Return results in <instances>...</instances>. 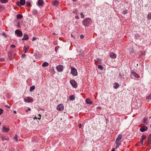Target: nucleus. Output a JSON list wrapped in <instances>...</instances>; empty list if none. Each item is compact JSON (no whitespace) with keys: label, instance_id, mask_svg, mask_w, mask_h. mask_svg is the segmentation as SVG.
Masks as SVG:
<instances>
[{"label":"nucleus","instance_id":"nucleus-54","mask_svg":"<svg viewBox=\"0 0 151 151\" xmlns=\"http://www.w3.org/2000/svg\"><path fill=\"white\" fill-rule=\"evenodd\" d=\"M77 0H72V1H73L74 2H75V1H77Z\"/></svg>","mask_w":151,"mask_h":151},{"label":"nucleus","instance_id":"nucleus-53","mask_svg":"<svg viewBox=\"0 0 151 151\" xmlns=\"http://www.w3.org/2000/svg\"><path fill=\"white\" fill-rule=\"evenodd\" d=\"M38 116H39V117H41V115L40 114H39L38 115Z\"/></svg>","mask_w":151,"mask_h":151},{"label":"nucleus","instance_id":"nucleus-26","mask_svg":"<svg viewBox=\"0 0 151 151\" xmlns=\"http://www.w3.org/2000/svg\"><path fill=\"white\" fill-rule=\"evenodd\" d=\"M32 13L34 15H36L37 14V12L36 10L33 9L32 11Z\"/></svg>","mask_w":151,"mask_h":151},{"label":"nucleus","instance_id":"nucleus-52","mask_svg":"<svg viewBox=\"0 0 151 151\" xmlns=\"http://www.w3.org/2000/svg\"><path fill=\"white\" fill-rule=\"evenodd\" d=\"M14 113L15 114H16L17 113V112L16 111H14Z\"/></svg>","mask_w":151,"mask_h":151},{"label":"nucleus","instance_id":"nucleus-29","mask_svg":"<svg viewBox=\"0 0 151 151\" xmlns=\"http://www.w3.org/2000/svg\"><path fill=\"white\" fill-rule=\"evenodd\" d=\"M96 61L99 63H101V59L98 58L97 59Z\"/></svg>","mask_w":151,"mask_h":151},{"label":"nucleus","instance_id":"nucleus-50","mask_svg":"<svg viewBox=\"0 0 151 151\" xmlns=\"http://www.w3.org/2000/svg\"><path fill=\"white\" fill-rule=\"evenodd\" d=\"M41 110H43L44 111V110H43L42 109H39V111H41Z\"/></svg>","mask_w":151,"mask_h":151},{"label":"nucleus","instance_id":"nucleus-2","mask_svg":"<svg viewBox=\"0 0 151 151\" xmlns=\"http://www.w3.org/2000/svg\"><path fill=\"white\" fill-rule=\"evenodd\" d=\"M24 101L26 102H32L33 101V98L30 97H27L24 98Z\"/></svg>","mask_w":151,"mask_h":151},{"label":"nucleus","instance_id":"nucleus-11","mask_svg":"<svg viewBox=\"0 0 151 151\" xmlns=\"http://www.w3.org/2000/svg\"><path fill=\"white\" fill-rule=\"evenodd\" d=\"M147 126H144L141 127L139 129V130L142 132H144L147 130Z\"/></svg>","mask_w":151,"mask_h":151},{"label":"nucleus","instance_id":"nucleus-6","mask_svg":"<svg viewBox=\"0 0 151 151\" xmlns=\"http://www.w3.org/2000/svg\"><path fill=\"white\" fill-rule=\"evenodd\" d=\"M70 83L71 85L74 88H76L77 87V83L73 80H70Z\"/></svg>","mask_w":151,"mask_h":151},{"label":"nucleus","instance_id":"nucleus-12","mask_svg":"<svg viewBox=\"0 0 151 151\" xmlns=\"http://www.w3.org/2000/svg\"><path fill=\"white\" fill-rule=\"evenodd\" d=\"M122 134H120L118 136V137L116 139L115 142V143L119 142V141L121 139V138L122 137Z\"/></svg>","mask_w":151,"mask_h":151},{"label":"nucleus","instance_id":"nucleus-22","mask_svg":"<svg viewBox=\"0 0 151 151\" xmlns=\"http://www.w3.org/2000/svg\"><path fill=\"white\" fill-rule=\"evenodd\" d=\"M22 17L23 16L22 15L19 14H17V18L18 19H21Z\"/></svg>","mask_w":151,"mask_h":151},{"label":"nucleus","instance_id":"nucleus-56","mask_svg":"<svg viewBox=\"0 0 151 151\" xmlns=\"http://www.w3.org/2000/svg\"><path fill=\"white\" fill-rule=\"evenodd\" d=\"M55 51L56 52L57 50V49H56V47H55Z\"/></svg>","mask_w":151,"mask_h":151},{"label":"nucleus","instance_id":"nucleus-28","mask_svg":"<svg viewBox=\"0 0 151 151\" xmlns=\"http://www.w3.org/2000/svg\"><path fill=\"white\" fill-rule=\"evenodd\" d=\"M98 68L101 70H103V66L101 65H99L98 66Z\"/></svg>","mask_w":151,"mask_h":151},{"label":"nucleus","instance_id":"nucleus-25","mask_svg":"<svg viewBox=\"0 0 151 151\" xmlns=\"http://www.w3.org/2000/svg\"><path fill=\"white\" fill-rule=\"evenodd\" d=\"M14 139L15 140L16 142H18V137L17 135V134L15 135V137L14 138Z\"/></svg>","mask_w":151,"mask_h":151},{"label":"nucleus","instance_id":"nucleus-9","mask_svg":"<svg viewBox=\"0 0 151 151\" xmlns=\"http://www.w3.org/2000/svg\"><path fill=\"white\" fill-rule=\"evenodd\" d=\"M29 46L27 45H25L24 47L23 51L24 52V53H26L28 51L29 49Z\"/></svg>","mask_w":151,"mask_h":151},{"label":"nucleus","instance_id":"nucleus-47","mask_svg":"<svg viewBox=\"0 0 151 151\" xmlns=\"http://www.w3.org/2000/svg\"><path fill=\"white\" fill-rule=\"evenodd\" d=\"M26 56V55H24V54H23L22 55V58H24Z\"/></svg>","mask_w":151,"mask_h":151},{"label":"nucleus","instance_id":"nucleus-48","mask_svg":"<svg viewBox=\"0 0 151 151\" xmlns=\"http://www.w3.org/2000/svg\"><path fill=\"white\" fill-rule=\"evenodd\" d=\"M3 36H4L5 37H6V35L4 33H3Z\"/></svg>","mask_w":151,"mask_h":151},{"label":"nucleus","instance_id":"nucleus-21","mask_svg":"<svg viewBox=\"0 0 151 151\" xmlns=\"http://www.w3.org/2000/svg\"><path fill=\"white\" fill-rule=\"evenodd\" d=\"M43 3V1L42 0H39L38 4L40 6H42Z\"/></svg>","mask_w":151,"mask_h":151},{"label":"nucleus","instance_id":"nucleus-57","mask_svg":"<svg viewBox=\"0 0 151 151\" xmlns=\"http://www.w3.org/2000/svg\"><path fill=\"white\" fill-rule=\"evenodd\" d=\"M37 119L40 120L41 119V117L37 118Z\"/></svg>","mask_w":151,"mask_h":151},{"label":"nucleus","instance_id":"nucleus-32","mask_svg":"<svg viewBox=\"0 0 151 151\" xmlns=\"http://www.w3.org/2000/svg\"><path fill=\"white\" fill-rule=\"evenodd\" d=\"M27 6H28L30 5V2L29 1H27L26 4Z\"/></svg>","mask_w":151,"mask_h":151},{"label":"nucleus","instance_id":"nucleus-43","mask_svg":"<svg viewBox=\"0 0 151 151\" xmlns=\"http://www.w3.org/2000/svg\"><path fill=\"white\" fill-rule=\"evenodd\" d=\"M75 18L77 19H78L79 18V17L77 15L75 16Z\"/></svg>","mask_w":151,"mask_h":151},{"label":"nucleus","instance_id":"nucleus-34","mask_svg":"<svg viewBox=\"0 0 151 151\" xmlns=\"http://www.w3.org/2000/svg\"><path fill=\"white\" fill-rule=\"evenodd\" d=\"M146 98L147 99H151V94L147 96Z\"/></svg>","mask_w":151,"mask_h":151},{"label":"nucleus","instance_id":"nucleus-8","mask_svg":"<svg viewBox=\"0 0 151 151\" xmlns=\"http://www.w3.org/2000/svg\"><path fill=\"white\" fill-rule=\"evenodd\" d=\"M15 33L17 35V36L19 37H21L22 35V31L18 29H17L15 31Z\"/></svg>","mask_w":151,"mask_h":151},{"label":"nucleus","instance_id":"nucleus-41","mask_svg":"<svg viewBox=\"0 0 151 151\" xmlns=\"http://www.w3.org/2000/svg\"><path fill=\"white\" fill-rule=\"evenodd\" d=\"M82 127V125L81 124H80L78 125V127L79 128H80L81 127Z\"/></svg>","mask_w":151,"mask_h":151},{"label":"nucleus","instance_id":"nucleus-16","mask_svg":"<svg viewBox=\"0 0 151 151\" xmlns=\"http://www.w3.org/2000/svg\"><path fill=\"white\" fill-rule=\"evenodd\" d=\"M132 73L133 76H134V77H135V78H140L139 76L135 72L132 71Z\"/></svg>","mask_w":151,"mask_h":151},{"label":"nucleus","instance_id":"nucleus-24","mask_svg":"<svg viewBox=\"0 0 151 151\" xmlns=\"http://www.w3.org/2000/svg\"><path fill=\"white\" fill-rule=\"evenodd\" d=\"M147 140L149 142H150L151 141V134H150L149 135L147 139Z\"/></svg>","mask_w":151,"mask_h":151},{"label":"nucleus","instance_id":"nucleus-44","mask_svg":"<svg viewBox=\"0 0 151 151\" xmlns=\"http://www.w3.org/2000/svg\"><path fill=\"white\" fill-rule=\"evenodd\" d=\"M71 36L72 37H73V38H74V39H75V37L73 36L72 34H71Z\"/></svg>","mask_w":151,"mask_h":151},{"label":"nucleus","instance_id":"nucleus-39","mask_svg":"<svg viewBox=\"0 0 151 151\" xmlns=\"http://www.w3.org/2000/svg\"><path fill=\"white\" fill-rule=\"evenodd\" d=\"M3 111V110H2V109H0V115H1L2 114Z\"/></svg>","mask_w":151,"mask_h":151},{"label":"nucleus","instance_id":"nucleus-38","mask_svg":"<svg viewBox=\"0 0 151 151\" xmlns=\"http://www.w3.org/2000/svg\"><path fill=\"white\" fill-rule=\"evenodd\" d=\"M15 47H16V46L14 45H12L10 46V47L11 48H15Z\"/></svg>","mask_w":151,"mask_h":151},{"label":"nucleus","instance_id":"nucleus-33","mask_svg":"<svg viewBox=\"0 0 151 151\" xmlns=\"http://www.w3.org/2000/svg\"><path fill=\"white\" fill-rule=\"evenodd\" d=\"M115 144H116V149H117L119 147V145H120V144H119V142Z\"/></svg>","mask_w":151,"mask_h":151},{"label":"nucleus","instance_id":"nucleus-15","mask_svg":"<svg viewBox=\"0 0 151 151\" xmlns=\"http://www.w3.org/2000/svg\"><path fill=\"white\" fill-rule=\"evenodd\" d=\"M29 37L28 35L27 34H24V37L22 39V40H26L28 39Z\"/></svg>","mask_w":151,"mask_h":151},{"label":"nucleus","instance_id":"nucleus-18","mask_svg":"<svg viewBox=\"0 0 151 151\" xmlns=\"http://www.w3.org/2000/svg\"><path fill=\"white\" fill-rule=\"evenodd\" d=\"M59 2L57 1H55L52 2V4L54 6H57L59 5Z\"/></svg>","mask_w":151,"mask_h":151},{"label":"nucleus","instance_id":"nucleus-58","mask_svg":"<svg viewBox=\"0 0 151 151\" xmlns=\"http://www.w3.org/2000/svg\"><path fill=\"white\" fill-rule=\"evenodd\" d=\"M149 119H151V116H150V117H149Z\"/></svg>","mask_w":151,"mask_h":151},{"label":"nucleus","instance_id":"nucleus-42","mask_svg":"<svg viewBox=\"0 0 151 151\" xmlns=\"http://www.w3.org/2000/svg\"><path fill=\"white\" fill-rule=\"evenodd\" d=\"M36 39V37H33L32 39V41H33L34 40H35Z\"/></svg>","mask_w":151,"mask_h":151},{"label":"nucleus","instance_id":"nucleus-23","mask_svg":"<svg viewBox=\"0 0 151 151\" xmlns=\"http://www.w3.org/2000/svg\"><path fill=\"white\" fill-rule=\"evenodd\" d=\"M35 87L34 86H31L30 88V91H32L33 90L35 89Z\"/></svg>","mask_w":151,"mask_h":151},{"label":"nucleus","instance_id":"nucleus-20","mask_svg":"<svg viewBox=\"0 0 151 151\" xmlns=\"http://www.w3.org/2000/svg\"><path fill=\"white\" fill-rule=\"evenodd\" d=\"M49 65V64L47 62H44L42 64V66L43 67H45L48 66Z\"/></svg>","mask_w":151,"mask_h":151},{"label":"nucleus","instance_id":"nucleus-27","mask_svg":"<svg viewBox=\"0 0 151 151\" xmlns=\"http://www.w3.org/2000/svg\"><path fill=\"white\" fill-rule=\"evenodd\" d=\"M70 99L71 100H73L75 99V96L73 95L71 96H70Z\"/></svg>","mask_w":151,"mask_h":151},{"label":"nucleus","instance_id":"nucleus-35","mask_svg":"<svg viewBox=\"0 0 151 151\" xmlns=\"http://www.w3.org/2000/svg\"><path fill=\"white\" fill-rule=\"evenodd\" d=\"M1 1L2 3H5L8 2V0H1Z\"/></svg>","mask_w":151,"mask_h":151},{"label":"nucleus","instance_id":"nucleus-59","mask_svg":"<svg viewBox=\"0 0 151 151\" xmlns=\"http://www.w3.org/2000/svg\"><path fill=\"white\" fill-rule=\"evenodd\" d=\"M7 138H8V139H9V138H8V137H7Z\"/></svg>","mask_w":151,"mask_h":151},{"label":"nucleus","instance_id":"nucleus-13","mask_svg":"<svg viewBox=\"0 0 151 151\" xmlns=\"http://www.w3.org/2000/svg\"><path fill=\"white\" fill-rule=\"evenodd\" d=\"M110 57L112 58H115L116 57V55L114 52H111L110 54Z\"/></svg>","mask_w":151,"mask_h":151},{"label":"nucleus","instance_id":"nucleus-1","mask_svg":"<svg viewBox=\"0 0 151 151\" xmlns=\"http://www.w3.org/2000/svg\"><path fill=\"white\" fill-rule=\"evenodd\" d=\"M91 20L90 18H85L83 21V25L86 26H88L91 23Z\"/></svg>","mask_w":151,"mask_h":151},{"label":"nucleus","instance_id":"nucleus-36","mask_svg":"<svg viewBox=\"0 0 151 151\" xmlns=\"http://www.w3.org/2000/svg\"><path fill=\"white\" fill-rule=\"evenodd\" d=\"M81 17L82 18H83L84 17V16L82 12L81 13Z\"/></svg>","mask_w":151,"mask_h":151},{"label":"nucleus","instance_id":"nucleus-46","mask_svg":"<svg viewBox=\"0 0 151 151\" xmlns=\"http://www.w3.org/2000/svg\"><path fill=\"white\" fill-rule=\"evenodd\" d=\"M84 37V36H83L82 35H81V36H80V38H81V39H82Z\"/></svg>","mask_w":151,"mask_h":151},{"label":"nucleus","instance_id":"nucleus-40","mask_svg":"<svg viewBox=\"0 0 151 151\" xmlns=\"http://www.w3.org/2000/svg\"><path fill=\"white\" fill-rule=\"evenodd\" d=\"M4 60H5V59L3 58H0V61L3 62L4 61Z\"/></svg>","mask_w":151,"mask_h":151},{"label":"nucleus","instance_id":"nucleus-10","mask_svg":"<svg viewBox=\"0 0 151 151\" xmlns=\"http://www.w3.org/2000/svg\"><path fill=\"white\" fill-rule=\"evenodd\" d=\"M146 138V136L144 134H143L142 136V138L140 139V143L141 145L143 144V141Z\"/></svg>","mask_w":151,"mask_h":151},{"label":"nucleus","instance_id":"nucleus-51","mask_svg":"<svg viewBox=\"0 0 151 151\" xmlns=\"http://www.w3.org/2000/svg\"><path fill=\"white\" fill-rule=\"evenodd\" d=\"M111 151H115V149L114 148L112 149Z\"/></svg>","mask_w":151,"mask_h":151},{"label":"nucleus","instance_id":"nucleus-55","mask_svg":"<svg viewBox=\"0 0 151 151\" xmlns=\"http://www.w3.org/2000/svg\"><path fill=\"white\" fill-rule=\"evenodd\" d=\"M37 119V117H35V118L34 119Z\"/></svg>","mask_w":151,"mask_h":151},{"label":"nucleus","instance_id":"nucleus-14","mask_svg":"<svg viewBox=\"0 0 151 151\" xmlns=\"http://www.w3.org/2000/svg\"><path fill=\"white\" fill-rule=\"evenodd\" d=\"M9 130V129L6 127L5 126H3L2 130L3 132H7Z\"/></svg>","mask_w":151,"mask_h":151},{"label":"nucleus","instance_id":"nucleus-31","mask_svg":"<svg viewBox=\"0 0 151 151\" xmlns=\"http://www.w3.org/2000/svg\"><path fill=\"white\" fill-rule=\"evenodd\" d=\"M4 9V7L3 6L0 5V11Z\"/></svg>","mask_w":151,"mask_h":151},{"label":"nucleus","instance_id":"nucleus-3","mask_svg":"<svg viewBox=\"0 0 151 151\" xmlns=\"http://www.w3.org/2000/svg\"><path fill=\"white\" fill-rule=\"evenodd\" d=\"M71 73L74 76H76L78 75L76 69L74 68H71Z\"/></svg>","mask_w":151,"mask_h":151},{"label":"nucleus","instance_id":"nucleus-5","mask_svg":"<svg viewBox=\"0 0 151 151\" xmlns=\"http://www.w3.org/2000/svg\"><path fill=\"white\" fill-rule=\"evenodd\" d=\"M25 3V0H20V2H17V4L19 6H21V5H24Z\"/></svg>","mask_w":151,"mask_h":151},{"label":"nucleus","instance_id":"nucleus-17","mask_svg":"<svg viewBox=\"0 0 151 151\" xmlns=\"http://www.w3.org/2000/svg\"><path fill=\"white\" fill-rule=\"evenodd\" d=\"M86 103L88 104H91L92 103L93 101L91 100L89 98H87L86 100Z\"/></svg>","mask_w":151,"mask_h":151},{"label":"nucleus","instance_id":"nucleus-45","mask_svg":"<svg viewBox=\"0 0 151 151\" xmlns=\"http://www.w3.org/2000/svg\"><path fill=\"white\" fill-rule=\"evenodd\" d=\"M31 110V109L30 108H29L27 110H26V112H27L28 111H30Z\"/></svg>","mask_w":151,"mask_h":151},{"label":"nucleus","instance_id":"nucleus-61","mask_svg":"<svg viewBox=\"0 0 151 151\" xmlns=\"http://www.w3.org/2000/svg\"><path fill=\"white\" fill-rule=\"evenodd\" d=\"M33 151H34V150H33Z\"/></svg>","mask_w":151,"mask_h":151},{"label":"nucleus","instance_id":"nucleus-19","mask_svg":"<svg viewBox=\"0 0 151 151\" xmlns=\"http://www.w3.org/2000/svg\"><path fill=\"white\" fill-rule=\"evenodd\" d=\"M119 86V84L117 83H115L114 84V88L115 89L118 88Z\"/></svg>","mask_w":151,"mask_h":151},{"label":"nucleus","instance_id":"nucleus-60","mask_svg":"<svg viewBox=\"0 0 151 151\" xmlns=\"http://www.w3.org/2000/svg\"><path fill=\"white\" fill-rule=\"evenodd\" d=\"M150 127H151V124L150 125Z\"/></svg>","mask_w":151,"mask_h":151},{"label":"nucleus","instance_id":"nucleus-49","mask_svg":"<svg viewBox=\"0 0 151 151\" xmlns=\"http://www.w3.org/2000/svg\"><path fill=\"white\" fill-rule=\"evenodd\" d=\"M5 106V107H8V108H10V106H7V105H6V106Z\"/></svg>","mask_w":151,"mask_h":151},{"label":"nucleus","instance_id":"nucleus-7","mask_svg":"<svg viewBox=\"0 0 151 151\" xmlns=\"http://www.w3.org/2000/svg\"><path fill=\"white\" fill-rule=\"evenodd\" d=\"M56 69L59 72L62 71L63 69V65H59L57 66Z\"/></svg>","mask_w":151,"mask_h":151},{"label":"nucleus","instance_id":"nucleus-30","mask_svg":"<svg viewBox=\"0 0 151 151\" xmlns=\"http://www.w3.org/2000/svg\"><path fill=\"white\" fill-rule=\"evenodd\" d=\"M147 18L149 19H151V13H150L147 16Z\"/></svg>","mask_w":151,"mask_h":151},{"label":"nucleus","instance_id":"nucleus-4","mask_svg":"<svg viewBox=\"0 0 151 151\" xmlns=\"http://www.w3.org/2000/svg\"><path fill=\"white\" fill-rule=\"evenodd\" d=\"M64 108L63 105L62 104H60L58 105L57 107V109L59 111H62Z\"/></svg>","mask_w":151,"mask_h":151},{"label":"nucleus","instance_id":"nucleus-37","mask_svg":"<svg viewBox=\"0 0 151 151\" xmlns=\"http://www.w3.org/2000/svg\"><path fill=\"white\" fill-rule=\"evenodd\" d=\"M147 121V119L145 117L143 119V122L144 123H146V121Z\"/></svg>","mask_w":151,"mask_h":151}]
</instances>
